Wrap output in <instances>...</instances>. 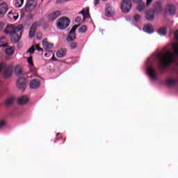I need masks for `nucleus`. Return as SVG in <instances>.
Returning a JSON list of instances; mask_svg holds the SVG:
<instances>
[{"label":"nucleus","instance_id":"nucleus-15","mask_svg":"<svg viewBox=\"0 0 178 178\" xmlns=\"http://www.w3.org/2000/svg\"><path fill=\"white\" fill-rule=\"evenodd\" d=\"M8 12V6L6 3L3 2L0 4V15H5Z\"/></svg>","mask_w":178,"mask_h":178},{"label":"nucleus","instance_id":"nucleus-16","mask_svg":"<svg viewBox=\"0 0 178 178\" xmlns=\"http://www.w3.org/2000/svg\"><path fill=\"white\" fill-rule=\"evenodd\" d=\"M67 54V49H61L56 52L57 58H65V56Z\"/></svg>","mask_w":178,"mask_h":178},{"label":"nucleus","instance_id":"nucleus-18","mask_svg":"<svg viewBox=\"0 0 178 178\" xmlns=\"http://www.w3.org/2000/svg\"><path fill=\"white\" fill-rule=\"evenodd\" d=\"M158 33L159 35H166L168 34V29H166V27L163 26L158 30Z\"/></svg>","mask_w":178,"mask_h":178},{"label":"nucleus","instance_id":"nucleus-37","mask_svg":"<svg viewBox=\"0 0 178 178\" xmlns=\"http://www.w3.org/2000/svg\"><path fill=\"white\" fill-rule=\"evenodd\" d=\"M80 22H81V17H76L75 19V22L80 23Z\"/></svg>","mask_w":178,"mask_h":178},{"label":"nucleus","instance_id":"nucleus-34","mask_svg":"<svg viewBox=\"0 0 178 178\" xmlns=\"http://www.w3.org/2000/svg\"><path fill=\"white\" fill-rule=\"evenodd\" d=\"M34 46H32L31 48H29L27 51L28 54H34Z\"/></svg>","mask_w":178,"mask_h":178},{"label":"nucleus","instance_id":"nucleus-29","mask_svg":"<svg viewBox=\"0 0 178 178\" xmlns=\"http://www.w3.org/2000/svg\"><path fill=\"white\" fill-rule=\"evenodd\" d=\"M87 31V26L86 25H83L82 26H81L79 29V33H84Z\"/></svg>","mask_w":178,"mask_h":178},{"label":"nucleus","instance_id":"nucleus-1","mask_svg":"<svg viewBox=\"0 0 178 178\" xmlns=\"http://www.w3.org/2000/svg\"><path fill=\"white\" fill-rule=\"evenodd\" d=\"M172 48L175 53L172 51H163L162 53H158L153 54L151 58L146 63V71L152 81L158 80V73L155 67H154V60H157L159 63V69H165L170 65V63L175 62V58L178 56V43L173 44Z\"/></svg>","mask_w":178,"mask_h":178},{"label":"nucleus","instance_id":"nucleus-30","mask_svg":"<svg viewBox=\"0 0 178 178\" xmlns=\"http://www.w3.org/2000/svg\"><path fill=\"white\" fill-rule=\"evenodd\" d=\"M29 69L30 71L32 72V73H33V76H37V69L34 67V65H31Z\"/></svg>","mask_w":178,"mask_h":178},{"label":"nucleus","instance_id":"nucleus-53","mask_svg":"<svg viewBox=\"0 0 178 178\" xmlns=\"http://www.w3.org/2000/svg\"><path fill=\"white\" fill-rule=\"evenodd\" d=\"M0 1H2V0H0Z\"/></svg>","mask_w":178,"mask_h":178},{"label":"nucleus","instance_id":"nucleus-35","mask_svg":"<svg viewBox=\"0 0 178 178\" xmlns=\"http://www.w3.org/2000/svg\"><path fill=\"white\" fill-rule=\"evenodd\" d=\"M28 63H29L30 66H33L34 65V63L33 62V58H28Z\"/></svg>","mask_w":178,"mask_h":178},{"label":"nucleus","instance_id":"nucleus-43","mask_svg":"<svg viewBox=\"0 0 178 178\" xmlns=\"http://www.w3.org/2000/svg\"><path fill=\"white\" fill-rule=\"evenodd\" d=\"M175 37L176 40H178V30L175 33Z\"/></svg>","mask_w":178,"mask_h":178},{"label":"nucleus","instance_id":"nucleus-46","mask_svg":"<svg viewBox=\"0 0 178 178\" xmlns=\"http://www.w3.org/2000/svg\"><path fill=\"white\" fill-rule=\"evenodd\" d=\"M48 54H49L50 55H52V53L51 54V53H49V52L48 51V53L44 54V56H45L46 58H48V56H48Z\"/></svg>","mask_w":178,"mask_h":178},{"label":"nucleus","instance_id":"nucleus-28","mask_svg":"<svg viewBox=\"0 0 178 178\" xmlns=\"http://www.w3.org/2000/svg\"><path fill=\"white\" fill-rule=\"evenodd\" d=\"M156 10L157 12H162V4L159 1L156 3Z\"/></svg>","mask_w":178,"mask_h":178},{"label":"nucleus","instance_id":"nucleus-47","mask_svg":"<svg viewBox=\"0 0 178 178\" xmlns=\"http://www.w3.org/2000/svg\"><path fill=\"white\" fill-rule=\"evenodd\" d=\"M13 19H15V20H17V19H19V15L13 16Z\"/></svg>","mask_w":178,"mask_h":178},{"label":"nucleus","instance_id":"nucleus-45","mask_svg":"<svg viewBox=\"0 0 178 178\" xmlns=\"http://www.w3.org/2000/svg\"><path fill=\"white\" fill-rule=\"evenodd\" d=\"M79 15H83V19H84V10L80 11V12L79 13Z\"/></svg>","mask_w":178,"mask_h":178},{"label":"nucleus","instance_id":"nucleus-17","mask_svg":"<svg viewBox=\"0 0 178 178\" xmlns=\"http://www.w3.org/2000/svg\"><path fill=\"white\" fill-rule=\"evenodd\" d=\"M17 102L19 105H24L29 102V97L22 96L17 99Z\"/></svg>","mask_w":178,"mask_h":178},{"label":"nucleus","instance_id":"nucleus-38","mask_svg":"<svg viewBox=\"0 0 178 178\" xmlns=\"http://www.w3.org/2000/svg\"><path fill=\"white\" fill-rule=\"evenodd\" d=\"M35 49H37V51H42V49L41 47H40V44H35Z\"/></svg>","mask_w":178,"mask_h":178},{"label":"nucleus","instance_id":"nucleus-8","mask_svg":"<svg viewBox=\"0 0 178 178\" xmlns=\"http://www.w3.org/2000/svg\"><path fill=\"white\" fill-rule=\"evenodd\" d=\"M42 47L44 48L46 51H47V52H49V54H52V51L49 49H52V48H54V44L48 42L47 39H44L42 41Z\"/></svg>","mask_w":178,"mask_h":178},{"label":"nucleus","instance_id":"nucleus-27","mask_svg":"<svg viewBox=\"0 0 178 178\" xmlns=\"http://www.w3.org/2000/svg\"><path fill=\"white\" fill-rule=\"evenodd\" d=\"M13 101H15V97H10L6 100V105H12L13 104Z\"/></svg>","mask_w":178,"mask_h":178},{"label":"nucleus","instance_id":"nucleus-51","mask_svg":"<svg viewBox=\"0 0 178 178\" xmlns=\"http://www.w3.org/2000/svg\"><path fill=\"white\" fill-rule=\"evenodd\" d=\"M103 2H105V1H106V0H102Z\"/></svg>","mask_w":178,"mask_h":178},{"label":"nucleus","instance_id":"nucleus-6","mask_svg":"<svg viewBox=\"0 0 178 178\" xmlns=\"http://www.w3.org/2000/svg\"><path fill=\"white\" fill-rule=\"evenodd\" d=\"M40 26H41V22H33V24L31 25V27L29 31V38H33L35 36V31H37V28Z\"/></svg>","mask_w":178,"mask_h":178},{"label":"nucleus","instance_id":"nucleus-14","mask_svg":"<svg viewBox=\"0 0 178 178\" xmlns=\"http://www.w3.org/2000/svg\"><path fill=\"white\" fill-rule=\"evenodd\" d=\"M143 31L147 33V34H152V33H154V27L152 25L147 24L144 26Z\"/></svg>","mask_w":178,"mask_h":178},{"label":"nucleus","instance_id":"nucleus-50","mask_svg":"<svg viewBox=\"0 0 178 178\" xmlns=\"http://www.w3.org/2000/svg\"><path fill=\"white\" fill-rule=\"evenodd\" d=\"M3 47H6V44H3Z\"/></svg>","mask_w":178,"mask_h":178},{"label":"nucleus","instance_id":"nucleus-4","mask_svg":"<svg viewBox=\"0 0 178 178\" xmlns=\"http://www.w3.org/2000/svg\"><path fill=\"white\" fill-rule=\"evenodd\" d=\"M131 0H123L121 3V10L123 13H129L131 10Z\"/></svg>","mask_w":178,"mask_h":178},{"label":"nucleus","instance_id":"nucleus-25","mask_svg":"<svg viewBox=\"0 0 178 178\" xmlns=\"http://www.w3.org/2000/svg\"><path fill=\"white\" fill-rule=\"evenodd\" d=\"M56 140H57L58 141H59V140H63V144H65V141H66V138H63L60 133H58L56 134Z\"/></svg>","mask_w":178,"mask_h":178},{"label":"nucleus","instance_id":"nucleus-23","mask_svg":"<svg viewBox=\"0 0 178 178\" xmlns=\"http://www.w3.org/2000/svg\"><path fill=\"white\" fill-rule=\"evenodd\" d=\"M28 6H31L32 9H34V8H35V6H37V1H34V0H29L27 2Z\"/></svg>","mask_w":178,"mask_h":178},{"label":"nucleus","instance_id":"nucleus-3","mask_svg":"<svg viewBox=\"0 0 178 178\" xmlns=\"http://www.w3.org/2000/svg\"><path fill=\"white\" fill-rule=\"evenodd\" d=\"M69 24H70V19L66 17L60 18L57 22V27L58 29H60V30L67 29Z\"/></svg>","mask_w":178,"mask_h":178},{"label":"nucleus","instance_id":"nucleus-32","mask_svg":"<svg viewBox=\"0 0 178 178\" xmlns=\"http://www.w3.org/2000/svg\"><path fill=\"white\" fill-rule=\"evenodd\" d=\"M70 47L71 49H76V48H77V42H72L70 43Z\"/></svg>","mask_w":178,"mask_h":178},{"label":"nucleus","instance_id":"nucleus-44","mask_svg":"<svg viewBox=\"0 0 178 178\" xmlns=\"http://www.w3.org/2000/svg\"><path fill=\"white\" fill-rule=\"evenodd\" d=\"M99 3V0H95V6H97Z\"/></svg>","mask_w":178,"mask_h":178},{"label":"nucleus","instance_id":"nucleus-19","mask_svg":"<svg viewBox=\"0 0 178 178\" xmlns=\"http://www.w3.org/2000/svg\"><path fill=\"white\" fill-rule=\"evenodd\" d=\"M83 13H84V19H90V17H91L90 15V8H83Z\"/></svg>","mask_w":178,"mask_h":178},{"label":"nucleus","instance_id":"nucleus-54","mask_svg":"<svg viewBox=\"0 0 178 178\" xmlns=\"http://www.w3.org/2000/svg\"><path fill=\"white\" fill-rule=\"evenodd\" d=\"M0 1H2V0H0Z\"/></svg>","mask_w":178,"mask_h":178},{"label":"nucleus","instance_id":"nucleus-9","mask_svg":"<svg viewBox=\"0 0 178 178\" xmlns=\"http://www.w3.org/2000/svg\"><path fill=\"white\" fill-rule=\"evenodd\" d=\"M105 15L107 17H112V5L111 3L106 4Z\"/></svg>","mask_w":178,"mask_h":178},{"label":"nucleus","instance_id":"nucleus-12","mask_svg":"<svg viewBox=\"0 0 178 178\" xmlns=\"http://www.w3.org/2000/svg\"><path fill=\"white\" fill-rule=\"evenodd\" d=\"M166 13H169L170 15H175L176 13V8L175 6L170 4L167 6L165 9Z\"/></svg>","mask_w":178,"mask_h":178},{"label":"nucleus","instance_id":"nucleus-7","mask_svg":"<svg viewBox=\"0 0 178 178\" xmlns=\"http://www.w3.org/2000/svg\"><path fill=\"white\" fill-rule=\"evenodd\" d=\"M17 87L22 92L26 90V78L20 77L17 81Z\"/></svg>","mask_w":178,"mask_h":178},{"label":"nucleus","instance_id":"nucleus-49","mask_svg":"<svg viewBox=\"0 0 178 178\" xmlns=\"http://www.w3.org/2000/svg\"><path fill=\"white\" fill-rule=\"evenodd\" d=\"M21 17H23V13L21 14Z\"/></svg>","mask_w":178,"mask_h":178},{"label":"nucleus","instance_id":"nucleus-21","mask_svg":"<svg viewBox=\"0 0 178 178\" xmlns=\"http://www.w3.org/2000/svg\"><path fill=\"white\" fill-rule=\"evenodd\" d=\"M5 52L6 55H8L9 56H10V55H13V54H15V50H13L12 47H7L5 49Z\"/></svg>","mask_w":178,"mask_h":178},{"label":"nucleus","instance_id":"nucleus-36","mask_svg":"<svg viewBox=\"0 0 178 178\" xmlns=\"http://www.w3.org/2000/svg\"><path fill=\"white\" fill-rule=\"evenodd\" d=\"M36 37H37L38 40H41V38H42V33H38Z\"/></svg>","mask_w":178,"mask_h":178},{"label":"nucleus","instance_id":"nucleus-33","mask_svg":"<svg viewBox=\"0 0 178 178\" xmlns=\"http://www.w3.org/2000/svg\"><path fill=\"white\" fill-rule=\"evenodd\" d=\"M134 17V20L136 22H140V20L141 19V17L138 14L135 15Z\"/></svg>","mask_w":178,"mask_h":178},{"label":"nucleus","instance_id":"nucleus-31","mask_svg":"<svg viewBox=\"0 0 178 178\" xmlns=\"http://www.w3.org/2000/svg\"><path fill=\"white\" fill-rule=\"evenodd\" d=\"M34 10V8H32L30 6H29L28 3H26V6H25V10L26 12H33V10Z\"/></svg>","mask_w":178,"mask_h":178},{"label":"nucleus","instance_id":"nucleus-41","mask_svg":"<svg viewBox=\"0 0 178 178\" xmlns=\"http://www.w3.org/2000/svg\"><path fill=\"white\" fill-rule=\"evenodd\" d=\"M152 1H154V0H147V6H149V5H151Z\"/></svg>","mask_w":178,"mask_h":178},{"label":"nucleus","instance_id":"nucleus-24","mask_svg":"<svg viewBox=\"0 0 178 178\" xmlns=\"http://www.w3.org/2000/svg\"><path fill=\"white\" fill-rule=\"evenodd\" d=\"M15 73L16 76H19V74H22V67L20 65H17L15 67Z\"/></svg>","mask_w":178,"mask_h":178},{"label":"nucleus","instance_id":"nucleus-42","mask_svg":"<svg viewBox=\"0 0 178 178\" xmlns=\"http://www.w3.org/2000/svg\"><path fill=\"white\" fill-rule=\"evenodd\" d=\"M134 2H135L136 3H141V2H143V0H134Z\"/></svg>","mask_w":178,"mask_h":178},{"label":"nucleus","instance_id":"nucleus-22","mask_svg":"<svg viewBox=\"0 0 178 178\" xmlns=\"http://www.w3.org/2000/svg\"><path fill=\"white\" fill-rule=\"evenodd\" d=\"M177 81H178L177 79H170L167 80V84L168 86H175V84H176Z\"/></svg>","mask_w":178,"mask_h":178},{"label":"nucleus","instance_id":"nucleus-48","mask_svg":"<svg viewBox=\"0 0 178 178\" xmlns=\"http://www.w3.org/2000/svg\"><path fill=\"white\" fill-rule=\"evenodd\" d=\"M51 60H56V58L54 56L51 57Z\"/></svg>","mask_w":178,"mask_h":178},{"label":"nucleus","instance_id":"nucleus-2","mask_svg":"<svg viewBox=\"0 0 178 178\" xmlns=\"http://www.w3.org/2000/svg\"><path fill=\"white\" fill-rule=\"evenodd\" d=\"M4 32L6 34L10 35L11 42L16 44L20 41L22 34L23 33V28L15 26V25H7Z\"/></svg>","mask_w":178,"mask_h":178},{"label":"nucleus","instance_id":"nucleus-52","mask_svg":"<svg viewBox=\"0 0 178 178\" xmlns=\"http://www.w3.org/2000/svg\"><path fill=\"white\" fill-rule=\"evenodd\" d=\"M4 39H5V38L3 37V40H4Z\"/></svg>","mask_w":178,"mask_h":178},{"label":"nucleus","instance_id":"nucleus-20","mask_svg":"<svg viewBox=\"0 0 178 178\" xmlns=\"http://www.w3.org/2000/svg\"><path fill=\"white\" fill-rule=\"evenodd\" d=\"M139 3V5L137 7V10L138 12H143V10L145 9V3H143V1L141 3Z\"/></svg>","mask_w":178,"mask_h":178},{"label":"nucleus","instance_id":"nucleus-39","mask_svg":"<svg viewBox=\"0 0 178 178\" xmlns=\"http://www.w3.org/2000/svg\"><path fill=\"white\" fill-rule=\"evenodd\" d=\"M3 126H5V121L1 120L0 122V129H2V127H3Z\"/></svg>","mask_w":178,"mask_h":178},{"label":"nucleus","instance_id":"nucleus-13","mask_svg":"<svg viewBox=\"0 0 178 178\" xmlns=\"http://www.w3.org/2000/svg\"><path fill=\"white\" fill-rule=\"evenodd\" d=\"M146 19L147 20H154V19H155V11H154V10L147 11Z\"/></svg>","mask_w":178,"mask_h":178},{"label":"nucleus","instance_id":"nucleus-10","mask_svg":"<svg viewBox=\"0 0 178 178\" xmlns=\"http://www.w3.org/2000/svg\"><path fill=\"white\" fill-rule=\"evenodd\" d=\"M40 84V80L34 79L30 82V88L33 89L38 88Z\"/></svg>","mask_w":178,"mask_h":178},{"label":"nucleus","instance_id":"nucleus-5","mask_svg":"<svg viewBox=\"0 0 178 178\" xmlns=\"http://www.w3.org/2000/svg\"><path fill=\"white\" fill-rule=\"evenodd\" d=\"M78 27H79V25H74L72 28L68 35L67 36V41H68L69 42H71L72 41H74V40L76 39V30H77Z\"/></svg>","mask_w":178,"mask_h":178},{"label":"nucleus","instance_id":"nucleus-26","mask_svg":"<svg viewBox=\"0 0 178 178\" xmlns=\"http://www.w3.org/2000/svg\"><path fill=\"white\" fill-rule=\"evenodd\" d=\"M24 3V0H17V2L15 3L16 8H22Z\"/></svg>","mask_w":178,"mask_h":178},{"label":"nucleus","instance_id":"nucleus-40","mask_svg":"<svg viewBox=\"0 0 178 178\" xmlns=\"http://www.w3.org/2000/svg\"><path fill=\"white\" fill-rule=\"evenodd\" d=\"M67 0H57L56 3H63L66 2Z\"/></svg>","mask_w":178,"mask_h":178},{"label":"nucleus","instance_id":"nucleus-11","mask_svg":"<svg viewBox=\"0 0 178 178\" xmlns=\"http://www.w3.org/2000/svg\"><path fill=\"white\" fill-rule=\"evenodd\" d=\"M60 16V11H54L49 15V19L54 21Z\"/></svg>","mask_w":178,"mask_h":178}]
</instances>
